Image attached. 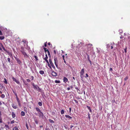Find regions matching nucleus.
I'll use <instances>...</instances> for the list:
<instances>
[{
  "instance_id": "obj_5",
  "label": "nucleus",
  "mask_w": 130,
  "mask_h": 130,
  "mask_svg": "<svg viewBox=\"0 0 130 130\" xmlns=\"http://www.w3.org/2000/svg\"><path fill=\"white\" fill-rule=\"evenodd\" d=\"M49 62H50V64L52 66V67L54 69H55V67L54 66V64H53V63L52 62V60H51V59L50 58L49 59Z\"/></svg>"
},
{
  "instance_id": "obj_33",
  "label": "nucleus",
  "mask_w": 130,
  "mask_h": 130,
  "mask_svg": "<svg viewBox=\"0 0 130 130\" xmlns=\"http://www.w3.org/2000/svg\"><path fill=\"white\" fill-rule=\"evenodd\" d=\"M38 104L40 106H41L42 105V102H39Z\"/></svg>"
},
{
  "instance_id": "obj_63",
  "label": "nucleus",
  "mask_w": 130,
  "mask_h": 130,
  "mask_svg": "<svg viewBox=\"0 0 130 130\" xmlns=\"http://www.w3.org/2000/svg\"><path fill=\"white\" fill-rule=\"evenodd\" d=\"M89 110V111L91 113L92 112V110H91V109H90V110Z\"/></svg>"
},
{
  "instance_id": "obj_2",
  "label": "nucleus",
  "mask_w": 130,
  "mask_h": 130,
  "mask_svg": "<svg viewBox=\"0 0 130 130\" xmlns=\"http://www.w3.org/2000/svg\"><path fill=\"white\" fill-rule=\"evenodd\" d=\"M84 69H82V70L80 73V77L82 79H83L84 77Z\"/></svg>"
},
{
  "instance_id": "obj_22",
  "label": "nucleus",
  "mask_w": 130,
  "mask_h": 130,
  "mask_svg": "<svg viewBox=\"0 0 130 130\" xmlns=\"http://www.w3.org/2000/svg\"><path fill=\"white\" fill-rule=\"evenodd\" d=\"M55 82L56 83H60V81L59 80H55Z\"/></svg>"
},
{
  "instance_id": "obj_13",
  "label": "nucleus",
  "mask_w": 130,
  "mask_h": 130,
  "mask_svg": "<svg viewBox=\"0 0 130 130\" xmlns=\"http://www.w3.org/2000/svg\"><path fill=\"white\" fill-rule=\"evenodd\" d=\"M1 116L2 114L1 113V111H0V123H1L2 122V119L1 117Z\"/></svg>"
},
{
  "instance_id": "obj_47",
  "label": "nucleus",
  "mask_w": 130,
  "mask_h": 130,
  "mask_svg": "<svg viewBox=\"0 0 130 130\" xmlns=\"http://www.w3.org/2000/svg\"><path fill=\"white\" fill-rule=\"evenodd\" d=\"M24 48H23V46H22L21 47V50H24Z\"/></svg>"
},
{
  "instance_id": "obj_38",
  "label": "nucleus",
  "mask_w": 130,
  "mask_h": 130,
  "mask_svg": "<svg viewBox=\"0 0 130 130\" xmlns=\"http://www.w3.org/2000/svg\"><path fill=\"white\" fill-rule=\"evenodd\" d=\"M15 122L14 120H13L11 122V124L14 123Z\"/></svg>"
},
{
  "instance_id": "obj_37",
  "label": "nucleus",
  "mask_w": 130,
  "mask_h": 130,
  "mask_svg": "<svg viewBox=\"0 0 130 130\" xmlns=\"http://www.w3.org/2000/svg\"><path fill=\"white\" fill-rule=\"evenodd\" d=\"M1 97L2 98H4L5 97V95L4 94H2L1 95Z\"/></svg>"
},
{
  "instance_id": "obj_46",
  "label": "nucleus",
  "mask_w": 130,
  "mask_h": 130,
  "mask_svg": "<svg viewBox=\"0 0 130 130\" xmlns=\"http://www.w3.org/2000/svg\"><path fill=\"white\" fill-rule=\"evenodd\" d=\"M87 107L88 109L89 110H90V109H91V108H90V106H87Z\"/></svg>"
},
{
  "instance_id": "obj_15",
  "label": "nucleus",
  "mask_w": 130,
  "mask_h": 130,
  "mask_svg": "<svg viewBox=\"0 0 130 130\" xmlns=\"http://www.w3.org/2000/svg\"><path fill=\"white\" fill-rule=\"evenodd\" d=\"M65 117L69 119H72V117L69 115H65Z\"/></svg>"
},
{
  "instance_id": "obj_58",
  "label": "nucleus",
  "mask_w": 130,
  "mask_h": 130,
  "mask_svg": "<svg viewBox=\"0 0 130 130\" xmlns=\"http://www.w3.org/2000/svg\"><path fill=\"white\" fill-rule=\"evenodd\" d=\"M48 45H51V46H52V45L51 44L50 42H48Z\"/></svg>"
},
{
  "instance_id": "obj_10",
  "label": "nucleus",
  "mask_w": 130,
  "mask_h": 130,
  "mask_svg": "<svg viewBox=\"0 0 130 130\" xmlns=\"http://www.w3.org/2000/svg\"><path fill=\"white\" fill-rule=\"evenodd\" d=\"M68 79L66 77H64L63 79V82L65 83H66L68 81Z\"/></svg>"
},
{
  "instance_id": "obj_52",
  "label": "nucleus",
  "mask_w": 130,
  "mask_h": 130,
  "mask_svg": "<svg viewBox=\"0 0 130 130\" xmlns=\"http://www.w3.org/2000/svg\"><path fill=\"white\" fill-rule=\"evenodd\" d=\"M35 123L37 124H38V121H37V120H36L35 121Z\"/></svg>"
},
{
  "instance_id": "obj_21",
  "label": "nucleus",
  "mask_w": 130,
  "mask_h": 130,
  "mask_svg": "<svg viewBox=\"0 0 130 130\" xmlns=\"http://www.w3.org/2000/svg\"><path fill=\"white\" fill-rule=\"evenodd\" d=\"M43 49L44 50V52L45 53L46 52H48V51H49L46 48L44 47Z\"/></svg>"
},
{
  "instance_id": "obj_44",
  "label": "nucleus",
  "mask_w": 130,
  "mask_h": 130,
  "mask_svg": "<svg viewBox=\"0 0 130 130\" xmlns=\"http://www.w3.org/2000/svg\"><path fill=\"white\" fill-rule=\"evenodd\" d=\"M7 60L9 62H10V59L9 58H7Z\"/></svg>"
},
{
  "instance_id": "obj_55",
  "label": "nucleus",
  "mask_w": 130,
  "mask_h": 130,
  "mask_svg": "<svg viewBox=\"0 0 130 130\" xmlns=\"http://www.w3.org/2000/svg\"><path fill=\"white\" fill-rule=\"evenodd\" d=\"M0 35H3L2 33L1 30H0Z\"/></svg>"
},
{
  "instance_id": "obj_9",
  "label": "nucleus",
  "mask_w": 130,
  "mask_h": 130,
  "mask_svg": "<svg viewBox=\"0 0 130 130\" xmlns=\"http://www.w3.org/2000/svg\"><path fill=\"white\" fill-rule=\"evenodd\" d=\"M15 59L17 61V63L19 64H20L21 63V61L20 59L18 58H15Z\"/></svg>"
},
{
  "instance_id": "obj_31",
  "label": "nucleus",
  "mask_w": 130,
  "mask_h": 130,
  "mask_svg": "<svg viewBox=\"0 0 130 130\" xmlns=\"http://www.w3.org/2000/svg\"><path fill=\"white\" fill-rule=\"evenodd\" d=\"M4 38V37L3 36H1L0 37V39L2 40Z\"/></svg>"
},
{
  "instance_id": "obj_60",
  "label": "nucleus",
  "mask_w": 130,
  "mask_h": 130,
  "mask_svg": "<svg viewBox=\"0 0 130 130\" xmlns=\"http://www.w3.org/2000/svg\"><path fill=\"white\" fill-rule=\"evenodd\" d=\"M89 62L90 63L91 65H92V62H91V60H90L89 61Z\"/></svg>"
},
{
  "instance_id": "obj_64",
  "label": "nucleus",
  "mask_w": 130,
  "mask_h": 130,
  "mask_svg": "<svg viewBox=\"0 0 130 130\" xmlns=\"http://www.w3.org/2000/svg\"><path fill=\"white\" fill-rule=\"evenodd\" d=\"M70 88L69 87H68L67 88V89L68 90H70Z\"/></svg>"
},
{
  "instance_id": "obj_17",
  "label": "nucleus",
  "mask_w": 130,
  "mask_h": 130,
  "mask_svg": "<svg viewBox=\"0 0 130 130\" xmlns=\"http://www.w3.org/2000/svg\"><path fill=\"white\" fill-rule=\"evenodd\" d=\"M36 109L37 111H38L39 112H41L40 110L38 107H36Z\"/></svg>"
},
{
  "instance_id": "obj_7",
  "label": "nucleus",
  "mask_w": 130,
  "mask_h": 130,
  "mask_svg": "<svg viewBox=\"0 0 130 130\" xmlns=\"http://www.w3.org/2000/svg\"><path fill=\"white\" fill-rule=\"evenodd\" d=\"M52 74L53 76H57V74L55 72L53 71L52 72Z\"/></svg>"
},
{
  "instance_id": "obj_27",
  "label": "nucleus",
  "mask_w": 130,
  "mask_h": 130,
  "mask_svg": "<svg viewBox=\"0 0 130 130\" xmlns=\"http://www.w3.org/2000/svg\"><path fill=\"white\" fill-rule=\"evenodd\" d=\"M4 82L6 84H7V81L6 79V78H4Z\"/></svg>"
},
{
  "instance_id": "obj_23",
  "label": "nucleus",
  "mask_w": 130,
  "mask_h": 130,
  "mask_svg": "<svg viewBox=\"0 0 130 130\" xmlns=\"http://www.w3.org/2000/svg\"><path fill=\"white\" fill-rule=\"evenodd\" d=\"M24 111H25L26 112H27V108L26 107H24Z\"/></svg>"
},
{
  "instance_id": "obj_57",
  "label": "nucleus",
  "mask_w": 130,
  "mask_h": 130,
  "mask_svg": "<svg viewBox=\"0 0 130 130\" xmlns=\"http://www.w3.org/2000/svg\"><path fill=\"white\" fill-rule=\"evenodd\" d=\"M47 43V42H45V43H44V46H45V47H46V46H47V45L46 44V43Z\"/></svg>"
},
{
  "instance_id": "obj_24",
  "label": "nucleus",
  "mask_w": 130,
  "mask_h": 130,
  "mask_svg": "<svg viewBox=\"0 0 130 130\" xmlns=\"http://www.w3.org/2000/svg\"><path fill=\"white\" fill-rule=\"evenodd\" d=\"M49 122L51 123H54V121L53 120H52L50 119H49Z\"/></svg>"
},
{
  "instance_id": "obj_28",
  "label": "nucleus",
  "mask_w": 130,
  "mask_h": 130,
  "mask_svg": "<svg viewBox=\"0 0 130 130\" xmlns=\"http://www.w3.org/2000/svg\"><path fill=\"white\" fill-rule=\"evenodd\" d=\"M13 130H18V128L17 126L15 127L13 129Z\"/></svg>"
},
{
  "instance_id": "obj_4",
  "label": "nucleus",
  "mask_w": 130,
  "mask_h": 130,
  "mask_svg": "<svg viewBox=\"0 0 130 130\" xmlns=\"http://www.w3.org/2000/svg\"><path fill=\"white\" fill-rule=\"evenodd\" d=\"M92 45V44H89L87 45V48L88 51H89L91 50V47Z\"/></svg>"
},
{
  "instance_id": "obj_48",
  "label": "nucleus",
  "mask_w": 130,
  "mask_h": 130,
  "mask_svg": "<svg viewBox=\"0 0 130 130\" xmlns=\"http://www.w3.org/2000/svg\"><path fill=\"white\" fill-rule=\"evenodd\" d=\"M22 42L24 43H26L27 41L26 40H23L22 41Z\"/></svg>"
},
{
  "instance_id": "obj_56",
  "label": "nucleus",
  "mask_w": 130,
  "mask_h": 130,
  "mask_svg": "<svg viewBox=\"0 0 130 130\" xmlns=\"http://www.w3.org/2000/svg\"><path fill=\"white\" fill-rule=\"evenodd\" d=\"M88 77V75L86 73V76H85V77Z\"/></svg>"
},
{
  "instance_id": "obj_1",
  "label": "nucleus",
  "mask_w": 130,
  "mask_h": 130,
  "mask_svg": "<svg viewBox=\"0 0 130 130\" xmlns=\"http://www.w3.org/2000/svg\"><path fill=\"white\" fill-rule=\"evenodd\" d=\"M84 43L80 42L77 47V48L78 49V51H80L82 50L83 51L84 48Z\"/></svg>"
},
{
  "instance_id": "obj_61",
  "label": "nucleus",
  "mask_w": 130,
  "mask_h": 130,
  "mask_svg": "<svg viewBox=\"0 0 130 130\" xmlns=\"http://www.w3.org/2000/svg\"><path fill=\"white\" fill-rule=\"evenodd\" d=\"M62 56V58H63V60L64 59V55H63Z\"/></svg>"
},
{
  "instance_id": "obj_42",
  "label": "nucleus",
  "mask_w": 130,
  "mask_h": 130,
  "mask_svg": "<svg viewBox=\"0 0 130 130\" xmlns=\"http://www.w3.org/2000/svg\"><path fill=\"white\" fill-rule=\"evenodd\" d=\"M13 92L14 93V94H15V95H16V97H18L17 93H16L14 92L13 91Z\"/></svg>"
},
{
  "instance_id": "obj_45",
  "label": "nucleus",
  "mask_w": 130,
  "mask_h": 130,
  "mask_svg": "<svg viewBox=\"0 0 130 130\" xmlns=\"http://www.w3.org/2000/svg\"><path fill=\"white\" fill-rule=\"evenodd\" d=\"M48 65V66L50 68H51V66L50 65V64L49 63H47Z\"/></svg>"
},
{
  "instance_id": "obj_51",
  "label": "nucleus",
  "mask_w": 130,
  "mask_h": 130,
  "mask_svg": "<svg viewBox=\"0 0 130 130\" xmlns=\"http://www.w3.org/2000/svg\"><path fill=\"white\" fill-rule=\"evenodd\" d=\"M18 103L19 106L20 107L21 106V104L20 102L19 103Z\"/></svg>"
},
{
  "instance_id": "obj_12",
  "label": "nucleus",
  "mask_w": 130,
  "mask_h": 130,
  "mask_svg": "<svg viewBox=\"0 0 130 130\" xmlns=\"http://www.w3.org/2000/svg\"><path fill=\"white\" fill-rule=\"evenodd\" d=\"M33 86L34 87L35 89H37L38 88H39L38 86L37 85H35L34 84L33 85Z\"/></svg>"
},
{
  "instance_id": "obj_50",
  "label": "nucleus",
  "mask_w": 130,
  "mask_h": 130,
  "mask_svg": "<svg viewBox=\"0 0 130 130\" xmlns=\"http://www.w3.org/2000/svg\"><path fill=\"white\" fill-rule=\"evenodd\" d=\"M45 60V61L47 62V63H49V62H48V61L47 60V59H45V60Z\"/></svg>"
},
{
  "instance_id": "obj_53",
  "label": "nucleus",
  "mask_w": 130,
  "mask_h": 130,
  "mask_svg": "<svg viewBox=\"0 0 130 130\" xmlns=\"http://www.w3.org/2000/svg\"><path fill=\"white\" fill-rule=\"evenodd\" d=\"M74 101L76 103H78V102L77 100H74Z\"/></svg>"
},
{
  "instance_id": "obj_8",
  "label": "nucleus",
  "mask_w": 130,
  "mask_h": 130,
  "mask_svg": "<svg viewBox=\"0 0 130 130\" xmlns=\"http://www.w3.org/2000/svg\"><path fill=\"white\" fill-rule=\"evenodd\" d=\"M39 116L40 117L43 118V117L44 116L42 112H39Z\"/></svg>"
},
{
  "instance_id": "obj_54",
  "label": "nucleus",
  "mask_w": 130,
  "mask_h": 130,
  "mask_svg": "<svg viewBox=\"0 0 130 130\" xmlns=\"http://www.w3.org/2000/svg\"><path fill=\"white\" fill-rule=\"evenodd\" d=\"M3 50L5 51H6V49L5 48H4V47H3Z\"/></svg>"
},
{
  "instance_id": "obj_14",
  "label": "nucleus",
  "mask_w": 130,
  "mask_h": 130,
  "mask_svg": "<svg viewBox=\"0 0 130 130\" xmlns=\"http://www.w3.org/2000/svg\"><path fill=\"white\" fill-rule=\"evenodd\" d=\"M1 116L2 114L1 113V111H0V123H1L2 122V119L1 117Z\"/></svg>"
},
{
  "instance_id": "obj_19",
  "label": "nucleus",
  "mask_w": 130,
  "mask_h": 130,
  "mask_svg": "<svg viewBox=\"0 0 130 130\" xmlns=\"http://www.w3.org/2000/svg\"><path fill=\"white\" fill-rule=\"evenodd\" d=\"M39 73L42 75H43L44 73V72L43 71L40 70L39 72Z\"/></svg>"
},
{
  "instance_id": "obj_16",
  "label": "nucleus",
  "mask_w": 130,
  "mask_h": 130,
  "mask_svg": "<svg viewBox=\"0 0 130 130\" xmlns=\"http://www.w3.org/2000/svg\"><path fill=\"white\" fill-rule=\"evenodd\" d=\"M5 128L6 130L8 129L9 128L8 126L7 125H5Z\"/></svg>"
},
{
  "instance_id": "obj_11",
  "label": "nucleus",
  "mask_w": 130,
  "mask_h": 130,
  "mask_svg": "<svg viewBox=\"0 0 130 130\" xmlns=\"http://www.w3.org/2000/svg\"><path fill=\"white\" fill-rule=\"evenodd\" d=\"M12 107L16 109L17 108V105H14L13 104L12 105Z\"/></svg>"
},
{
  "instance_id": "obj_29",
  "label": "nucleus",
  "mask_w": 130,
  "mask_h": 130,
  "mask_svg": "<svg viewBox=\"0 0 130 130\" xmlns=\"http://www.w3.org/2000/svg\"><path fill=\"white\" fill-rule=\"evenodd\" d=\"M34 57L37 61L38 60V57L37 56H35Z\"/></svg>"
},
{
  "instance_id": "obj_59",
  "label": "nucleus",
  "mask_w": 130,
  "mask_h": 130,
  "mask_svg": "<svg viewBox=\"0 0 130 130\" xmlns=\"http://www.w3.org/2000/svg\"><path fill=\"white\" fill-rule=\"evenodd\" d=\"M31 77L32 78V80H33L34 79V77L33 76H31Z\"/></svg>"
},
{
  "instance_id": "obj_43",
  "label": "nucleus",
  "mask_w": 130,
  "mask_h": 130,
  "mask_svg": "<svg viewBox=\"0 0 130 130\" xmlns=\"http://www.w3.org/2000/svg\"><path fill=\"white\" fill-rule=\"evenodd\" d=\"M126 49H127V47H126L125 49H124V50L125 53H126L127 52V51H126Z\"/></svg>"
},
{
  "instance_id": "obj_34",
  "label": "nucleus",
  "mask_w": 130,
  "mask_h": 130,
  "mask_svg": "<svg viewBox=\"0 0 130 130\" xmlns=\"http://www.w3.org/2000/svg\"><path fill=\"white\" fill-rule=\"evenodd\" d=\"M15 82L17 84H19L20 83L19 81L18 80H16Z\"/></svg>"
},
{
  "instance_id": "obj_32",
  "label": "nucleus",
  "mask_w": 130,
  "mask_h": 130,
  "mask_svg": "<svg viewBox=\"0 0 130 130\" xmlns=\"http://www.w3.org/2000/svg\"><path fill=\"white\" fill-rule=\"evenodd\" d=\"M16 99L18 103L20 102L19 99L18 97H16Z\"/></svg>"
},
{
  "instance_id": "obj_49",
  "label": "nucleus",
  "mask_w": 130,
  "mask_h": 130,
  "mask_svg": "<svg viewBox=\"0 0 130 130\" xmlns=\"http://www.w3.org/2000/svg\"><path fill=\"white\" fill-rule=\"evenodd\" d=\"M69 112L70 113L71 112V108L70 107L69 108Z\"/></svg>"
},
{
  "instance_id": "obj_40",
  "label": "nucleus",
  "mask_w": 130,
  "mask_h": 130,
  "mask_svg": "<svg viewBox=\"0 0 130 130\" xmlns=\"http://www.w3.org/2000/svg\"><path fill=\"white\" fill-rule=\"evenodd\" d=\"M87 58L89 61L90 60V57L88 55L87 56Z\"/></svg>"
},
{
  "instance_id": "obj_26",
  "label": "nucleus",
  "mask_w": 130,
  "mask_h": 130,
  "mask_svg": "<svg viewBox=\"0 0 130 130\" xmlns=\"http://www.w3.org/2000/svg\"><path fill=\"white\" fill-rule=\"evenodd\" d=\"M48 55L49 58H50L51 57V55L50 54V53L49 51H48Z\"/></svg>"
},
{
  "instance_id": "obj_62",
  "label": "nucleus",
  "mask_w": 130,
  "mask_h": 130,
  "mask_svg": "<svg viewBox=\"0 0 130 130\" xmlns=\"http://www.w3.org/2000/svg\"><path fill=\"white\" fill-rule=\"evenodd\" d=\"M54 54H55L56 53L55 50H54Z\"/></svg>"
},
{
  "instance_id": "obj_18",
  "label": "nucleus",
  "mask_w": 130,
  "mask_h": 130,
  "mask_svg": "<svg viewBox=\"0 0 130 130\" xmlns=\"http://www.w3.org/2000/svg\"><path fill=\"white\" fill-rule=\"evenodd\" d=\"M25 115V113L23 111H22L21 113V115L22 116H23Z\"/></svg>"
},
{
  "instance_id": "obj_3",
  "label": "nucleus",
  "mask_w": 130,
  "mask_h": 130,
  "mask_svg": "<svg viewBox=\"0 0 130 130\" xmlns=\"http://www.w3.org/2000/svg\"><path fill=\"white\" fill-rule=\"evenodd\" d=\"M21 52L23 54L24 57L27 58L28 57V55L26 54L24 50H21Z\"/></svg>"
},
{
  "instance_id": "obj_36",
  "label": "nucleus",
  "mask_w": 130,
  "mask_h": 130,
  "mask_svg": "<svg viewBox=\"0 0 130 130\" xmlns=\"http://www.w3.org/2000/svg\"><path fill=\"white\" fill-rule=\"evenodd\" d=\"M128 77L127 76L124 79V80L125 81H126L128 79Z\"/></svg>"
},
{
  "instance_id": "obj_41",
  "label": "nucleus",
  "mask_w": 130,
  "mask_h": 130,
  "mask_svg": "<svg viewBox=\"0 0 130 130\" xmlns=\"http://www.w3.org/2000/svg\"><path fill=\"white\" fill-rule=\"evenodd\" d=\"M26 80L27 82L28 83L30 82V80L29 79H26Z\"/></svg>"
},
{
  "instance_id": "obj_39",
  "label": "nucleus",
  "mask_w": 130,
  "mask_h": 130,
  "mask_svg": "<svg viewBox=\"0 0 130 130\" xmlns=\"http://www.w3.org/2000/svg\"><path fill=\"white\" fill-rule=\"evenodd\" d=\"M6 52H7V53H8V55H10V53L9 51H7V50H6Z\"/></svg>"
},
{
  "instance_id": "obj_35",
  "label": "nucleus",
  "mask_w": 130,
  "mask_h": 130,
  "mask_svg": "<svg viewBox=\"0 0 130 130\" xmlns=\"http://www.w3.org/2000/svg\"><path fill=\"white\" fill-rule=\"evenodd\" d=\"M12 79L13 80V81L15 82L16 80V79L14 77H12Z\"/></svg>"
},
{
  "instance_id": "obj_6",
  "label": "nucleus",
  "mask_w": 130,
  "mask_h": 130,
  "mask_svg": "<svg viewBox=\"0 0 130 130\" xmlns=\"http://www.w3.org/2000/svg\"><path fill=\"white\" fill-rule=\"evenodd\" d=\"M55 64L57 68L58 67V61L56 58H54Z\"/></svg>"
},
{
  "instance_id": "obj_30",
  "label": "nucleus",
  "mask_w": 130,
  "mask_h": 130,
  "mask_svg": "<svg viewBox=\"0 0 130 130\" xmlns=\"http://www.w3.org/2000/svg\"><path fill=\"white\" fill-rule=\"evenodd\" d=\"M45 56H46V57H45V58H44L43 59L44 60H45V59H47L48 58V56H47V55L46 54V55H45Z\"/></svg>"
},
{
  "instance_id": "obj_20",
  "label": "nucleus",
  "mask_w": 130,
  "mask_h": 130,
  "mask_svg": "<svg viewBox=\"0 0 130 130\" xmlns=\"http://www.w3.org/2000/svg\"><path fill=\"white\" fill-rule=\"evenodd\" d=\"M11 115L13 118H14L15 117V115L14 112H12V113Z\"/></svg>"
},
{
  "instance_id": "obj_25",
  "label": "nucleus",
  "mask_w": 130,
  "mask_h": 130,
  "mask_svg": "<svg viewBox=\"0 0 130 130\" xmlns=\"http://www.w3.org/2000/svg\"><path fill=\"white\" fill-rule=\"evenodd\" d=\"M64 113V111L62 109L61 111V115H63Z\"/></svg>"
}]
</instances>
